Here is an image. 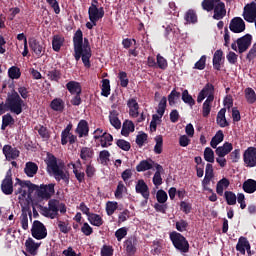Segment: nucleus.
I'll list each match as a JSON object with an SVG mask.
<instances>
[{
  "instance_id": "1",
  "label": "nucleus",
  "mask_w": 256,
  "mask_h": 256,
  "mask_svg": "<svg viewBox=\"0 0 256 256\" xmlns=\"http://www.w3.org/2000/svg\"><path fill=\"white\" fill-rule=\"evenodd\" d=\"M46 171L48 175H51L56 181H64L66 185H69V172H65V162L58 160L55 155L47 153L46 159Z\"/></svg>"
},
{
  "instance_id": "2",
  "label": "nucleus",
  "mask_w": 256,
  "mask_h": 256,
  "mask_svg": "<svg viewBox=\"0 0 256 256\" xmlns=\"http://www.w3.org/2000/svg\"><path fill=\"white\" fill-rule=\"evenodd\" d=\"M6 107L14 115H21L23 113V107H25V101H23L17 91H13L6 98Z\"/></svg>"
},
{
  "instance_id": "3",
  "label": "nucleus",
  "mask_w": 256,
  "mask_h": 256,
  "mask_svg": "<svg viewBox=\"0 0 256 256\" xmlns=\"http://www.w3.org/2000/svg\"><path fill=\"white\" fill-rule=\"evenodd\" d=\"M91 57L93 53L91 51V45L89 44V39L84 38V43L81 44V51L78 56H76L75 61L82 60V63L86 69H91Z\"/></svg>"
},
{
  "instance_id": "4",
  "label": "nucleus",
  "mask_w": 256,
  "mask_h": 256,
  "mask_svg": "<svg viewBox=\"0 0 256 256\" xmlns=\"http://www.w3.org/2000/svg\"><path fill=\"white\" fill-rule=\"evenodd\" d=\"M170 240L175 249L180 253H189V241L179 232L170 233Z\"/></svg>"
},
{
  "instance_id": "5",
  "label": "nucleus",
  "mask_w": 256,
  "mask_h": 256,
  "mask_svg": "<svg viewBox=\"0 0 256 256\" xmlns=\"http://www.w3.org/2000/svg\"><path fill=\"white\" fill-rule=\"evenodd\" d=\"M31 235L38 241L45 239L47 237V228L45 227V224L39 220H35L32 224Z\"/></svg>"
},
{
  "instance_id": "6",
  "label": "nucleus",
  "mask_w": 256,
  "mask_h": 256,
  "mask_svg": "<svg viewBox=\"0 0 256 256\" xmlns=\"http://www.w3.org/2000/svg\"><path fill=\"white\" fill-rule=\"evenodd\" d=\"M55 195V184L50 183V184H41L38 188V194L37 197L39 199H44L45 201H49L51 197Z\"/></svg>"
},
{
  "instance_id": "7",
  "label": "nucleus",
  "mask_w": 256,
  "mask_h": 256,
  "mask_svg": "<svg viewBox=\"0 0 256 256\" xmlns=\"http://www.w3.org/2000/svg\"><path fill=\"white\" fill-rule=\"evenodd\" d=\"M73 124L69 123L66 128L61 132V145H75L77 143V135L71 133Z\"/></svg>"
},
{
  "instance_id": "8",
  "label": "nucleus",
  "mask_w": 256,
  "mask_h": 256,
  "mask_svg": "<svg viewBox=\"0 0 256 256\" xmlns=\"http://www.w3.org/2000/svg\"><path fill=\"white\" fill-rule=\"evenodd\" d=\"M88 17L91 23L97 25V21L105 17V9H103V7L90 6L88 8Z\"/></svg>"
},
{
  "instance_id": "9",
  "label": "nucleus",
  "mask_w": 256,
  "mask_h": 256,
  "mask_svg": "<svg viewBox=\"0 0 256 256\" xmlns=\"http://www.w3.org/2000/svg\"><path fill=\"white\" fill-rule=\"evenodd\" d=\"M243 161L246 167H256V148L248 147L243 153Z\"/></svg>"
},
{
  "instance_id": "10",
  "label": "nucleus",
  "mask_w": 256,
  "mask_h": 256,
  "mask_svg": "<svg viewBox=\"0 0 256 256\" xmlns=\"http://www.w3.org/2000/svg\"><path fill=\"white\" fill-rule=\"evenodd\" d=\"M1 190L4 195H13V174L11 169L6 172V176L1 184Z\"/></svg>"
},
{
  "instance_id": "11",
  "label": "nucleus",
  "mask_w": 256,
  "mask_h": 256,
  "mask_svg": "<svg viewBox=\"0 0 256 256\" xmlns=\"http://www.w3.org/2000/svg\"><path fill=\"white\" fill-rule=\"evenodd\" d=\"M252 41L253 36H251V34H245L244 36L238 38L236 41L238 45V53H245V51L251 47Z\"/></svg>"
},
{
  "instance_id": "12",
  "label": "nucleus",
  "mask_w": 256,
  "mask_h": 256,
  "mask_svg": "<svg viewBox=\"0 0 256 256\" xmlns=\"http://www.w3.org/2000/svg\"><path fill=\"white\" fill-rule=\"evenodd\" d=\"M243 18L247 23H254L256 19V3L251 2L244 7Z\"/></svg>"
},
{
  "instance_id": "13",
  "label": "nucleus",
  "mask_w": 256,
  "mask_h": 256,
  "mask_svg": "<svg viewBox=\"0 0 256 256\" xmlns=\"http://www.w3.org/2000/svg\"><path fill=\"white\" fill-rule=\"evenodd\" d=\"M29 47L33 51V53L40 59V57L45 55V46L41 44L37 39L30 38L29 41Z\"/></svg>"
},
{
  "instance_id": "14",
  "label": "nucleus",
  "mask_w": 256,
  "mask_h": 256,
  "mask_svg": "<svg viewBox=\"0 0 256 256\" xmlns=\"http://www.w3.org/2000/svg\"><path fill=\"white\" fill-rule=\"evenodd\" d=\"M94 140L99 141L96 147L101 146L103 149L111 147L113 143V135L104 132L102 135H94Z\"/></svg>"
},
{
  "instance_id": "15",
  "label": "nucleus",
  "mask_w": 256,
  "mask_h": 256,
  "mask_svg": "<svg viewBox=\"0 0 256 256\" xmlns=\"http://www.w3.org/2000/svg\"><path fill=\"white\" fill-rule=\"evenodd\" d=\"M73 45H74V58L81 54V45H83V31L78 29L73 36Z\"/></svg>"
},
{
  "instance_id": "16",
  "label": "nucleus",
  "mask_w": 256,
  "mask_h": 256,
  "mask_svg": "<svg viewBox=\"0 0 256 256\" xmlns=\"http://www.w3.org/2000/svg\"><path fill=\"white\" fill-rule=\"evenodd\" d=\"M29 217H30V219L33 217L31 208L29 206H22L20 223H21V227H22V229H24V231H27V229H29Z\"/></svg>"
},
{
  "instance_id": "17",
  "label": "nucleus",
  "mask_w": 256,
  "mask_h": 256,
  "mask_svg": "<svg viewBox=\"0 0 256 256\" xmlns=\"http://www.w3.org/2000/svg\"><path fill=\"white\" fill-rule=\"evenodd\" d=\"M229 29L232 33H243L245 31V21L241 17H235L230 21Z\"/></svg>"
},
{
  "instance_id": "18",
  "label": "nucleus",
  "mask_w": 256,
  "mask_h": 256,
  "mask_svg": "<svg viewBox=\"0 0 256 256\" xmlns=\"http://www.w3.org/2000/svg\"><path fill=\"white\" fill-rule=\"evenodd\" d=\"M135 191L143 197V199H149L151 192H149V186L145 183V180L140 179L137 181Z\"/></svg>"
},
{
  "instance_id": "19",
  "label": "nucleus",
  "mask_w": 256,
  "mask_h": 256,
  "mask_svg": "<svg viewBox=\"0 0 256 256\" xmlns=\"http://www.w3.org/2000/svg\"><path fill=\"white\" fill-rule=\"evenodd\" d=\"M213 19L216 21H221L227 15V8H225V2H219L214 5L213 8Z\"/></svg>"
},
{
  "instance_id": "20",
  "label": "nucleus",
  "mask_w": 256,
  "mask_h": 256,
  "mask_svg": "<svg viewBox=\"0 0 256 256\" xmlns=\"http://www.w3.org/2000/svg\"><path fill=\"white\" fill-rule=\"evenodd\" d=\"M95 157V150L92 147L84 146L80 149V159L85 163H91Z\"/></svg>"
},
{
  "instance_id": "21",
  "label": "nucleus",
  "mask_w": 256,
  "mask_h": 256,
  "mask_svg": "<svg viewBox=\"0 0 256 256\" xmlns=\"http://www.w3.org/2000/svg\"><path fill=\"white\" fill-rule=\"evenodd\" d=\"M75 133L81 139L83 137H89V122L87 120H80L75 129Z\"/></svg>"
},
{
  "instance_id": "22",
  "label": "nucleus",
  "mask_w": 256,
  "mask_h": 256,
  "mask_svg": "<svg viewBox=\"0 0 256 256\" xmlns=\"http://www.w3.org/2000/svg\"><path fill=\"white\" fill-rule=\"evenodd\" d=\"M2 151L8 161H11V159L15 160L19 155H21V152L17 148H13L11 145H4Z\"/></svg>"
},
{
  "instance_id": "23",
  "label": "nucleus",
  "mask_w": 256,
  "mask_h": 256,
  "mask_svg": "<svg viewBox=\"0 0 256 256\" xmlns=\"http://www.w3.org/2000/svg\"><path fill=\"white\" fill-rule=\"evenodd\" d=\"M233 151V144L230 142H225L223 146L216 147L215 153L218 157H225Z\"/></svg>"
},
{
  "instance_id": "24",
  "label": "nucleus",
  "mask_w": 256,
  "mask_h": 256,
  "mask_svg": "<svg viewBox=\"0 0 256 256\" xmlns=\"http://www.w3.org/2000/svg\"><path fill=\"white\" fill-rule=\"evenodd\" d=\"M127 107L129 108V115L131 117H139V103L137 102V98H130L127 101Z\"/></svg>"
},
{
  "instance_id": "25",
  "label": "nucleus",
  "mask_w": 256,
  "mask_h": 256,
  "mask_svg": "<svg viewBox=\"0 0 256 256\" xmlns=\"http://www.w3.org/2000/svg\"><path fill=\"white\" fill-rule=\"evenodd\" d=\"M184 20L188 25H197V22L199 21V18L197 16V11L193 9H189L184 14Z\"/></svg>"
},
{
  "instance_id": "26",
  "label": "nucleus",
  "mask_w": 256,
  "mask_h": 256,
  "mask_svg": "<svg viewBox=\"0 0 256 256\" xmlns=\"http://www.w3.org/2000/svg\"><path fill=\"white\" fill-rule=\"evenodd\" d=\"M153 165H155V161H153V159L142 160L136 166V171L138 173H143L144 171H150V169H153Z\"/></svg>"
},
{
  "instance_id": "27",
  "label": "nucleus",
  "mask_w": 256,
  "mask_h": 256,
  "mask_svg": "<svg viewBox=\"0 0 256 256\" xmlns=\"http://www.w3.org/2000/svg\"><path fill=\"white\" fill-rule=\"evenodd\" d=\"M24 184H25V181H22L21 179L16 178V183L14 185L15 195H21L22 197H27V188Z\"/></svg>"
},
{
  "instance_id": "28",
  "label": "nucleus",
  "mask_w": 256,
  "mask_h": 256,
  "mask_svg": "<svg viewBox=\"0 0 256 256\" xmlns=\"http://www.w3.org/2000/svg\"><path fill=\"white\" fill-rule=\"evenodd\" d=\"M226 113H227L226 108H222L218 112L216 117V123L217 125H219V127H222V128L229 127V121H227V118L225 117Z\"/></svg>"
},
{
  "instance_id": "29",
  "label": "nucleus",
  "mask_w": 256,
  "mask_h": 256,
  "mask_svg": "<svg viewBox=\"0 0 256 256\" xmlns=\"http://www.w3.org/2000/svg\"><path fill=\"white\" fill-rule=\"evenodd\" d=\"M66 89L69 91L71 95L81 94L83 89L81 88V83L77 81H69L66 84Z\"/></svg>"
},
{
  "instance_id": "30",
  "label": "nucleus",
  "mask_w": 256,
  "mask_h": 256,
  "mask_svg": "<svg viewBox=\"0 0 256 256\" xmlns=\"http://www.w3.org/2000/svg\"><path fill=\"white\" fill-rule=\"evenodd\" d=\"M50 108L52 111L63 113V111H65V101L61 98H54L50 103Z\"/></svg>"
},
{
  "instance_id": "31",
  "label": "nucleus",
  "mask_w": 256,
  "mask_h": 256,
  "mask_svg": "<svg viewBox=\"0 0 256 256\" xmlns=\"http://www.w3.org/2000/svg\"><path fill=\"white\" fill-rule=\"evenodd\" d=\"M135 131V124L131 120H125L122 125L121 135L123 137H129V133Z\"/></svg>"
},
{
  "instance_id": "32",
  "label": "nucleus",
  "mask_w": 256,
  "mask_h": 256,
  "mask_svg": "<svg viewBox=\"0 0 256 256\" xmlns=\"http://www.w3.org/2000/svg\"><path fill=\"white\" fill-rule=\"evenodd\" d=\"M223 61V50H216L212 59L213 67L216 71H221V62Z\"/></svg>"
},
{
  "instance_id": "33",
  "label": "nucleus",
  "mask_w": 256,
  "mask_h": 256,
  "mask_svg": "<svg viewBox=\"0 0 256 256\" xmlns=\"http://www.w3.org/2000/svg\"><path fill=\"white\" fill-rule=\"evenodd\" d=\"M39 171V166L35 162H27L24 168V173L27 177H35Z\"/></svg>"
},
{
  "instance_id": "34",
  "label": "nucleus",
  "mask_w": 256,
  "mask_h": 256,
  "mask_svg": "<svg viewBox=\"0 0 256 256\" xmlns=\"http://www.w3.org/2000/svg\"><path fill=\"white\" fill-rule=\"evenodd\" d=\"M25 247L27 253H30V255H36L37 249H39L40 244L35 243V240H33V238H28L25 242Z\"/></svg>"
},
{
  "instance_id": "35",
  "label": "nucleus",
  "mask_w": 256,
  "mask_h": 256,
  "mask_svg": "<svg viewBox=\"0 0 256 256\" xmlns=\"http://www.w3.org/2000/svg\"><path fill=\"white\" fill-rule=\"evenodd\" d=\"M63 43H65V38L61 35H54L52 38V49L56 53L61 51V47H63Z\"/></svg>"
},
{
  "instance_id": "36",
  "label": "nucleus",
  "mask_w": 256,
  "mask_h": 256,
  "mask_svg": "<svg viewBox=\"0 0 256 256\" xmlns=\"http://www.w3.org/2000/svg\"><path fill=\"white\" fill-rule=\"evenodd\" d=\"M225 139V134H223V130H218L214 137H212L210 145L212 149H217V145L219 143H223V140Z\"/></svg>"
},
{
  "instance_id": "37",
  "label": "nucleus",
  "mask_w": 256,
  "mask_h": 256,
  "mask_svg": "<svg viewBox=\"0 0 256 256\" xmlns=\"http://www.w3.org/2000/svg\"><path fill=\"white\" fill-rule=\"evenodd\" d=\"M48 209L50 210V213L54 215V219H57V217H59V200L50 199L48 202Z\"/></svg>"
},
{
  "instance_id": "38",
  "label": "nucleus",
  "mask_w": 256,
  "mask_h": 256,
  "mask_svg": "<svg viewBox=\"0 0 256 256\" xmlns=\"http://www.w3.org/2000/svg\"><path fill=\"white\" fill-rule=\"evenodd\" d=\"M249 244V240H247L246 237L244 236H241L239 239H238V242L236 244V251H238L239 253H241V255H245L246 253V248H247V245Z\"/></svg>"
},
{
  "instance_id": "39",
  "label": "nucleus",
  "mask_w": 256,
  "mask_h": 256,
  "mask_svg": "<svg viewBox=\"0 0 256 256\" xmlns=\"http://www.w3.org/2000/svg\"><path fill=\"white\" fill-rule=\"evenodd\" d=\"M242 189L245 193H255L256 191V181L254 179H248L246 180L243 185Z\"/></svg>"
},
{
  "instance_id": "40",
  "label": "nucleus",
  "mask_w": 256,
  "mask_h": 256,
  "mask_svg": "<svg viewBox=\"0 0 256 256\" xmlns=\"http://www.w3.org/2000/svg\"><path fill=\"white\" fill-rule=\"evenodd\" d=\"M88 221H89L90 225H93L94 227H101V225H103V223H105L103 221V218L101 217V215L96 214V213H91L88 217Z\"/></svg>"
},
{
  "instance_id": "41",
  "label": "nucleus",
  "mask_w": 256,
  "mask_h": 256,
  "mask_svg": "<svg viewBox=\"0 0 256 256\" xmlns=\"http://www.w3.org/2000/svg\"><path fill=\"white\" fill-rule=\"evenodd\" d=\"M213 97H207L202 105V117H209L211 114V104L213 103Z\"/></svg>"
},
{
  "instance_id": "42",
  "label": "nucleus",
  "mask_w": 256,
  "mask_h": 256,
  "mask_svg": "<svg viewBox=\"0 0 256 256\" xmlns=\"http://www.w3.org/2000/svg\"><path fill=\"white\" fill-rule=\"evenodd\" d=\"M229 185H230L229 179H227V178H222L220 181L217 182V185H216V193H217L220 197H223L224 188L227 189V187H229Z\"/></svg>"
},
{
  "instance_id": "43",
  "label": "nucleus",
  "mask_w": 256,
  "mask_h": 256,
  "mask_svg": "<svg viewBox=\"0 0 256 256\" xmlns=\"http://www.w3.org/2000/svg\"><path fill=\"white\" fill-rule=\"evenodd\" d=\"M35 131L38 132L40 135L41 139H44V141H49L51 138V134L49 133V129L43 125H38L34 127Z\"/></svg>"
},
{
  "instance_id": "44",
  "label": "nucleus",
  "mask_w": 256,
  "mask_h": 256,
  "mask_svg": "<svg viewBox=\"0 0 256 256\" xmlns=\"http://www.w3.org/2000/svg\"><path fill=\"white\" fill-rule=\"evenodd\" d=\"M47 77L49 81H54L55 83H59V81H61V70L57 68H52V70L48 71Z\"/></svg>"
},
{
  "instance_id": "45",
  "label": "nucleus",
  "mask_w": 256,
  "mask_h": 256,
  "mask_svg": "<svg viewBox=\"0 0 256 256\" xmlns=\"http://www.w3.org/2000/svg\"><path fill=\"white\" fill-rule=\"evenodd\" d=\"M124 247L129 255H135L137 248L135 247V239L129 238L124 242Z\"/></svg>"
},
{
  "instance_id": "46",
  "label": "nucleus",
  "mask_w": 256,
  "mask_h": 256,
  "mask_svg": "<svg viewBox=\"0 0 256 256\" xmlns=\"http://www.w3.org/2000/svg\"><path fill=\"white\" fill-rule=\"evenodd\" d=\"M118 115L119 114L115 110L110 112L109 121L112 127H115L116 129H121V120H119Z\"/></svg>"
},
{
  "instance_id": "47",
  "label": "nucleus",
  "mask_w": 256,
  "mask_h": 256,
  "mask_svg": "<svg viewBox=\"0 0 256 256\" xmlns=\"http://www.w3.org/2000/svg\"><path fill=\"white\" fill-rule=\"evenodd\" d=\"M101 95L102 97H109L111 95V81L109 79L102 80Z\"/></svg>"
},
{
  "instance_id": "48",
  "label": "nucleus",
  "mask_w": 256,
  "mask_h": 256,
  "mask_svg": "<svg viewBox=\"0 0 256 256\" xmlns=\"http://www.w3.org/2000/svg\"><path fill=\"white\" fill-rule=\"evenodd\" d=\"M200 92H202L205 97H212V100H215V86H213V84L207 83Z\"/></svg>"
},
{
  "instance_id": "49",
  "label": "nucleus",
  "mask_w": 256,
  "mask_h": 256,
  "mask_svg": "<svg viewBox=\"0 0 256 256\" xmlns=\"http://www.w3.org/2000/svg\"><path fill=\"white\" fill-rule=\"evenodd\" d=\"M182 101L186 105H189V107H193L195 105V99H193V96L189 94V90L187 89L182 92Z\"/></svg>"
},
{
  "instance_id": "50",
  "label": "nucleus",
  "mask_w": 256,
  "mask_h": 256,
  "mask_svg": "<svg viewBox=\"0 0 256 256\" xmlns=\"http://www.w3.org/2000/svg\"><path fill=\"white\" fill-rule=\"evenodd\" d=\"M224 198L227 205H237V195L233 191H225Z\"/></svg>"
},
{
  "instance_id": "51",
  "label": "nucleus",
  "mask_w": 256,
  "mask_h": 256,
  "mask_svg": "<svg viewBox=\"0 0 256 256\" xmlns=\"http://www.w3.org/2000/svg\"><path fill=\"white\" fill-rule=\"evenodd\" d=\"M181 98V92H178L176 89H173L168 95V103L170 107H173L177 100Z\"/></svg>"
},
{
  "instance_id": "52",
  "label": "nucleus",
  "mask_w": 256,
  "mask_h": 256,
  "mask_svg": "<svg viewBox=\"0 0 256 256\" xmlns=\"http://www.w3.org/2000/svg\"><path fill=\"white\" fill-rule=\"evenodd\" d=\"M245 99H246L247 103H249L250 105H253V103H255L256 93H255V90H253V88L245 89Z\"/></svg>"
},
{
  "instance_id": "53",
  "label": "nucleus",
  "mask_w": 256,
  "mask_h": 256,
  "mask_svg": "<svg viewBox=\"0 0 256 256\" xmlns=\"http://www.w3.org/2000/svg\"><path fill=\"white\" fill-rule=\"evenodd\" d=\"M116 209H119V203L115 201H108L106 203V213L109 217L115 213Z\"/></svg>"
},
{
  "instance_id": "54",
  "label": "nucleus",
  "mask_w": 256,
  "mask_h": 256,
  "mask_svg": "<svg viewBox=\"0 0 256 256\" xmlns=\"http://www.w3.org/2000/svg\"><path fill=\"white\" fill-rule=\"evenodd\" d=\"M204 159L208 163H215V152L213 149L206 147L204 150Z\"/></svg>"
},
{
  "instance_id": "55",
  "label": "nucleus",
  "mask_w": 256,
  "mask_h": 256,
  "mask_svg": "<svg viewBox=\"0 0 256 256\" xmlns=\"http://www.w3.org/2000/svg\"><path fill=\"white\" fill-rule=\"evenodd\" d=\"M155 141L154 153H156V155H161L163 153V136H157Z\"/></svg>"
},
{
  "instance_id": "56",
  "label": "nucleus",
  "mask_w": 256,
  "mask_h": 256,
  "mask_svg": "<svg viewBox=\"0 0 256 256\" xmlns=\"http://www.w3.org/2000/svg\"><path fill=\"white\" fill-rule=\"evenodd\" d=\"M109 157H111V153L109 150H102L99 152V160L101 165H107L109 163Z\"/></svg>"
},
{
  "instance_id": "57",
  "label": "nucleus",
  "mask_w": 256,
  "mask_h": 256,
  "mask_svg": "<svg viewBox=\"0 0 256 256\" xmlns=\"http://www.w3.org/2000/svg\"><path fill=\"white\" fill-rule=\"evenodd\" d=\"M8 76L10 79H19L21 77V69L17 66H12L8 70Z\"/></svg>"
},
{
  "instance_id": "58",
  "label": "nucleus",
  "mask_w": 256,
  "mask_h": 256,
  "mask_svg": "<svg viewBox=\"0 0 256 256\" xmlns=\"http://www.w3.org/2000/svg\"><path fill=\"white\" fill-rule=\"evenodd\" d=\"M167 109V97L163 96L158 104L157 113L163 117L165 110Z\"/></svg>"
},
{
  "instance_id": "59",
  "label": "nucleus",
  "mask_w": 256,
  "mask_h": 256,
  "mask_svg": "<svg viewBox=\"0 0 256 256\" xmlns=\"http://www.w3.org/2000/svg\"><path fill=\"white\" fill-rule=\"evenodd\" d=\"M73 167V173L79 183L85 182V172H81L77 169V166L74 163H71Z\"/></svg>"
},
{
  "instance_id": "60",
  "label": "nucleus",
  "mask_w": 256,
  "mask_h": 256,
  "mask_svg": "<svg viewBox=\"0 0 256 256\" xmlns=\"http://www.w3.org/2000/svg\"><path fill=\"white\" fill-rule=\"evenodd\" d=\"M24 187H26L27 193L31 195L34 191L36 192V195L38 194L39 191V185L33 184L31 181H25L24 182Z\"/></svg>"
},
{
  "instance_id": "61",
  "label": "nucleus",
  "mask_w": 256,
  "mask_h": 256,
  "mask_svg": "<svg viewBox=\"0 0 256 256\" xmlns=\"http://www.w3.org/2000/svg\"><path fill=\"white\" fill-rule=\"evenodd\" d=\"M128 231H129V229L127 227H122V228H119L118 230H116L115 237H116L117 241H123V239H125V237H127Z\"/></svg>"
},
{
  "instance_id": "62",
  "label": "nucleus",
  "mask_w": 256,
  "mask_h": 256,
  "mask_svg": "<svg viewBox=\"0 0 256 256\" xmlns=\"http://www.w3.org/2000/svg\"><path fill=\"white\" fill-rule=\"evenodd\" d=\"M156 199L158 203L165 204L167 203V199H169V197L167 196V192H165V190H158L156 193Z\"/></svg>"
},
{
  "instance_id": "63",
  "label": "nucleus",
  "mask_w": 256,
  "mask_h": 256,
  "mask_svg": "<svg viewBox=\"0 0 256 256\" xmlns=\"http://www.w3.org/2000/svg\"><path fill=\"white\" fill-rule=\"evenodd\" d=\"M201 7L204 11L210 13V11H213V9H215V4L213 0H203L201 3Z\"/></svg>"
},
{
  "instance_id": "64",
  "label": "nucleus",
  "mask_w": 256,
  "mask_h": 256,
  "mask_svg": "<svg viewBox=\"0 0 256 256\" xmlns=\"http://www.w3.org/2000/svg\"><path fill=\"white\" fill-rule=\"evenodd\" d=\"M101 256H113V246L103 245L100 252Z\"/></svg>"
}]
</instances>
